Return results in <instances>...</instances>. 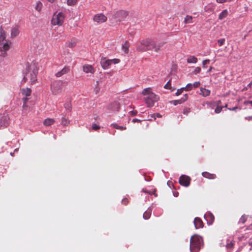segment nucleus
<instances>
[{
	"label": "nucleus",
	"instance_id": "nucleus-1",
	"mask_svg": "<svg viewBox=\"0 0 252 252\" xmlns=\"http://www.w3.org/2000/svg\"><path fill=\"white\" fill-rule=\"evenodd\" d=\"M38 72V63L32 62L30 65L29 63L26 65V70L24 73V77L22 81L25 82L29 79L32 84H34L37 81L36 76Z\"/></svg>",
	"mask_w": 252,
	"mask_h": 252
},
{
	"label": "nucleus",
	"instance_id": "nucleus-2",
	"mask_svg": "<svg viewBox=\"0 0 252 252\" xmlns=\"http://www.w3.org/2000/svg\"><path fill=\"white\" fill-rule=\"evenodd\" d=\"M155 40L152 38H147L140 41L137 49L140 51L154 50Z\"/></svg>",
	"mask_w": 252,
	"mask_h": 252
},
{
	"label": "nucleus",
	"instance_id": "nucleus-3",
	"mask_svg": "<svg viewBox=\"0 0 252 252\" xmlns=\"http://www.w3.org/2000/svg\"><path fill=\"white\" fill-rule=\"evenodd\" d=\"M203 245V239L201 237L197 235H194L192 236L190 240V251H192V249L200 250Z\"/></svg>",
	"mask_w": 252,
	"mask_h": 252
},
{
	"label": "nucleus",
	"instance_id": "nucleus-4",
	"mask_svg": "<svg viewBox=\"0 0 252 252\" xmlns=\"http://www.w3.org/2000/svg\"><path fill=\"white\" fill-rule=\"evenodd\" d=\"M62 90L63 82L61 81H54L51 85V90L54 95L61 93Z\"/></svg>",
	"mask_w": 252,
	"mask_h": 252
},
{
	"label": "nucleus",
	"instance_id": "nucleus-5",
	"mask_svg": "<svg viewBox=\"0 0 252 252\" xmlns=\"http://www.w3.org/2000/svg\"><path fill=\"white\" fill-rule=\"evenodd\" d=\"M144 100L149 107L154 106L155 103L159 100V96L155 94H151L150 95L145 96Z\"/></svg>",
	"mask_w": 252,
	"mask_h": 252
},
{
	"label": "nucleus",
	"instance_id": "nucleus-6",
	"mask_svg": "<svg viewBox=\"0 0 252 252\" xmlns=\"http://www.w3.org/2000/svg\"><path fill=\"white\" fill-rule=\"evenodd\" d=\"M64 16L62 12H59L58 14H54L51 20L52 24L61 26L63 22Z\"/></svg>",
	"mask_w": 252,
	"mask_h": 252
},
{
	"label": "nucleus",
	"instance_id": "nucleus-7",
	"mask_svg": "<svg viewBox=\"0 0 252 252\" xmlns=\"http://www.w3.org/2000/svg\"><path fill=\"white\" fill-rule=\"evenodd\" d=\"M127 12L124 10H120L116 12L113 16V18L116 22L123 20L127 15Z\"/></svg>",
	"mask_w": 252,
	"mask_h": 252
},
{
	"label": "nucleus",
	"instance_id": "nucleus-8",
	"mask_svg": "<svg viewBox=\"0 0 252 252\" xmlns=\"http://www.w3.org/2000/svg\"><path fill=\"white\" fill-rule=\"evenodd\" d=\"M190 180L191 179L189 177L182 175L179 178V182L181 186L188 187L190 185Z\"/></svg>",
	"mask_w": 252,
	"mask_h": 252
},
{
	"label": "nucleus",
	"instance_id": "nucleus-9",
	"mask_svg": "<svg viewBox=\"0 0 252 252\" xmlns=\"http://www.w3.org/2000/svg\"><path fill=\"white\" fill-rule=\"evenodd\" d=\"M9 118L7 114H4L0 118V127L1 128H4L8 126L9 125Z\"/></svg>",
	"mask_w": 252,
	"mask_h": 252
},
{
	"label": "nucleus",
	"instance_id": "nucleus-10",
	"mask_svg": "<svg viewBox=\"0 0 252 252\" xmlns=\"http://www.w3.org/2000/svg\"><path fill=\"white\" fill-rule=\"evenodd\" d=\"M204 219L207 221L208 225H211L214 222L215 217L212 213L210 212L206 213L204 215Z\"/></svg>",
	"mask_w": 252,
	"mask_h": 252
},
{
	"label": "nucleus",
	"instance_id": "nucleus-11",
	"mask_svg": "<svg viewBox=\"0 0 252 252\" xmlns=\"http://www.w3.org/2000/svg\"><path fill=\"white\" fill-rule=\"evenodd\" d=\"M94 20L97 23H103L107 20V17L102 14H96L94 17Z\"/></svg>",
	"mask_w": 252,
	"mask_h": 252
},
{
	"label": "nucleus",
	"instance_id": "nucleus-12",
	"mask_svg": "<svg viewBox=\"0 0 252 252\" xmlns=\"http://www.w3.org/2000/svg\"><path fill=\"white\" fill-rule=\"evenodd\" d=\"M9 44L7 42L4 43L1 47H0V50L1 51L0 56L5 57L7 55L6 51L9 50Z\"/></svg>",
	"mask_w": 252,
	"mask_h": 252
},
{
	"label": "nucleus",
	"instance_id": "nucleus-13",
	"mask_svg": "<svg viewBox=\"0 0 252 252\" xmlns=\"http://www.w3.org/2000/svg\"><path fill=\"white\" fill-rule=\"evenodd\" d=\"M70 71V67L69 66H65L62 70L59 71L56 73L55 76L57 77H60L63 75L66 74Z\"/></svg>",
	"mask_w": 252,
	"mask_h": 252
},
{
	"label": "nucleus",
	"instance_id": "nucleus-14",
	"mask_svg": "<svg viewBox=\"0 0 252 252\" xmlns=\"http://www.w3.org/2000/svg\"><path fill=\"white\" fill-rule=\"evenodd\" d=\"M120 107V103L117 101H115L111 103L109 106L108 109L113 112L118 111Z\"/></svg>",
	"mask_w": 252,
	"mask_h": 252
},
{
	"label": "nucleus",
	"instance_id": "nucleus-15",
	"mask_svg": "<svg viewBox=\"0 0 252 252\" xmlns=\"http://www.w3.org/2000/svg\"><path fill=\"white\" fill-rule=\"evenodd\" d=\"M194 225L196 229L201 228L203 227V222L202 220L198 217H196L194 220Z\"/></svg>",
	"mask_w": 252,
	"mask_h": 252
},
{
	"label": "nucleus",
	"instance_id": "nucleus-16",
	"mask_svg": "<svg viewBox=\"0 0 252 252\" xmlns=\"http://www.w3.org/2000/svg\"><path fill=\"white\" fill-rule=\"evenodd\" d=\"M83 70L86 73H90L93 74L94 72V69L93 67L89 64H86L83 66Z\"/></svg>",
	"mask_w": 252,
	"mask_h": 252
},
{
	"label": "nucleus",
	"instance_id": "nucleus-17",
	"mask_svg": "<svg viewBox=\"0 0 252 252\" xmlns=\"http://www.w3.org/2000/svg\"><path fill=\"white\" fill-rule=\"evenodd\" d=\"M100 63L102 67L104 69H107L112 63L111 60H106L105 59L101 60Z\"/></svg>",
	"mask_w": 252,
	"mask_h": 252
},
{
	"label": "nucleus",
	"instance_id": "nucleus-18",
	"mask_svg": "<svg viewBox=\"0 0 252 252\" xmlns=\"http://www.w3.org/2000/svg\"><path fill=\"white\" fill-rule=\"evenodd\" d=\"M153 210V205L149 207L148 209L144 213L143 217L145 220H148L150 218Z\"/></svg>",
	"mask_w": 252,
	"mask_h": 252
},
{
	"label": "nucleus",
	"instance_id": "nucleus-19",
	"mask_svg": "<svg viewBox=\"0 0 252 252\" xmlns=\"http://www.w3.org/2000/svg\"><path fill=\"white\" fill-rule=\"evenodd\" d=\"M200 94L204 97L209 96L211 93L210 90L202 87L200 88Z\"/></svg>",
	"mask_w": 252,
	"mask_h": 252
},
{
	"label": "nucleus",
	"instance_id": "nucleus-20",
	"mask_svg": "<svg viewBox=\"0 0 252 252\" xmlns=\"http://www.w3.org/2000/svg\"><path fill=\"white\" fill-rule=\"evenodd\" d=\"M164 43L165 42L163 41L157 43L155 41L154 51L155 52H158L160 50V48L163 46Z\"/></svg>",
	"mask_w": 252,
	"mask_h": 252
},
{
	"label": "nucleus",
	"instance_id": "nucleus-21",
	"mask_svg": "<svg viewBox=\"0 0 252 252\" xmlns=\"http://www.w3.org/2000/svg\"><path fill=\"white\" fill-rule=\"evenodd\" d=\"M202 175L206 178L209 179H214L216 178V175L213 174L209 173L207 172H203L202 173Z\"/></svg>",
	"mask_w": 252,
	"mask_h": 252
},
{
	"label": "nucleus",
	"instance_id": "nucleus-22",
	"mask_svg": "<svg viewBox=\"0 0 252 252\" xmlns=\"http://www.w3.org/2000/svg\"><path fill=\"white\" fill-rule=\"evenodd\" d=\"M197 58L194 56H189L187 60L189 63H196L197 62Z\"/></svg>",
	"mask_w": 252,
	"mask_h": 252
},
{
	"label": "nucleus",
	"instance_id": "nucleus-23",
	"mask_svg": "<svg viewBox=\"0 0 252 252\" xmlns=\"http://www.w3.org/2000/svg\"><path fill=\"white\" fill-rule=\"evenodd\" d=\"M31 90L28 88L26 89H23L22 90V94L26 97L30 96L31 94Z\"/></svg>",
	"mask_w": 252,
	"mask_h": 252
},
{
	"label": "nucleus",
	"instance_id": "nucleus-24",
	"mask_svg": "<svg viewBox=\"0 0 252 252\" xmlns=\"http://www.w3.org/2000/svg\"><path fill=\"white\" fill-rule=\"evenodd\" d=\"M19 33V31L18 28L14 27V28H12L11 30V37L13 38V37H16V36H17L18 35Z\"/></svg>",
	"mask_w": 252,
	"mask_h": 252
},
{
	"label": "nucleus",
	"instance_id": "nucleus-25",
	"mask_svg": "<svg viewBox=\"0 0 252 252\" xmlns=\"http://www.w3.org/2000/svg\"><path fill=\"white\" fill-rule=\"evenodd\" d=\"M151 94L154 93L151 91L150 88H145L142 92V94L146 96L150 95Z\"/></svg>",
	"mask_w": 252,
	"mask_h": 252
},
{
	"label": "nucleus",
	"instance_id": "nucleus-26",
	"mask_svg": "<svg viewBox=\"0 0 252 252\" xmlns=\"http://www.w3.org/2000/svg\"><path fill=\"white\" fill-rule=\"evenodd\" d=\"M228 15V11L226 9L223 10L220 13L219 18L220 20L224 19Z\"/></svg>",
	"mask_w": 252,
	"mask_h": 252
},
{
	"label": "nucleus",
	"instance_id": "nucleus-27",
	"mask_svg": "<svg viewBox=\"0 0 252 252\" xmlns=\"http://www.w3.org/2000/svg\"><path fill=\"white\" fill-rule=\"evenodd\" d=\"M55 121L53 119H46L44 121V125L46 126H49L52 125L54 123Z\"/></svg>",
	"mask_w": 252,
	"mask_h": 252
},
{
	"label": "nucleus",
	"instance_id": "nucleus-28",
	"mask_svg": "<svg viewBox=\"0 0 252 252\" xmlns=\"http://www.w3.org/2000/svg\"><path fill=\"white\" fill-rule=\"evenodd\" d=\"M42 3L41 1H38L35 6V9L38 12H40L42 8Z\"/></svg>",
	"mask_w": 252,
	"mask_h": 252
},
{
	"label": "nucleus",
	"instance_id": "nucleus-29",
	"mask_svg": "<svg viewBox=\"0 0 252 252\" xmlns=\"http://www.w3.org/2000/svg\"><path fill=\"white\" fill-rule=\"evenodd\" d=\"M129 44L127 41H126L125 44L122 45V50L125 53H127L128 52Z\"/></svg>",
	"mask_w": 252,
	"mask_h": 252
},
{
	"label": "nucleus",
	"instance_id": "nucleus-30",
	"mask_svg": "<svg viewBox=\"0 0 252 252\" xmlns=\"http://www.w3.org/2000/svg\"><path fill=\"white\" fill-rule=\"evenodd\" d=\"M111 126H112L113 128H115L117 129H120L121 130H125L126 129V127L123 126H119L116 123H113L111 125Z\"/></svg>",
	"mask_w": 252,
	"mask_h": 252
},
{
	"label": "nucleus",
	"instance_id": "nucleus-31",
	"mask_svg": "<svg viewBox=\"0 0 252 252\" xmlns=\"http://www.w3.org/2000/svg\"><path fill=\"white\" fill-rule=\"evenodd\" d=\"M192 17L191 16L187 15L185 18L184 22L185 24H189L192 23Z\"/></svg>",
	"mask_w": 252,
	"mask_h": 252
},
{
	"label": "nucleus",
	"instance_id": "nucleus-32",
	"mask_svg": "<svg viewBox=\"0 0 252 252\" xmlns=\"http://www.w3.org/2000/svg\"><path fill=\"white\" fill-rule=\"evenodd\" d=\"M183 102H184L181 98L178 100H172L170 101L171 104H173L175 106L177 105L178 104H182Z\"/></svg>",
	"mask_w": 252,
	"mask_h": 252
},
{
	"label": "nucleus",
	"instance_id": "nucleus-33",
	"mask_svg": "<svg viewBox=\"0 0 252 252\" xmlns=\"http://www.w3.org/2000/svg\"><path fill=\"white\" fill-rule=\"evenodd\" d=\"M164 88L166 89H170L171 91H173L175 90L174 88H172L170 80L164 85Z\"/></svg>",
	"mask_w": 252,
	"mask_h": 252
},
{
	"label": "nucleus",
	"instance_id": "nucleus-34",
	"mask_svg": "<svg viewBox=\"0 0 252 252\" xmlns=\"http://www.w3.org/2000/svg\"><path fill=\"white\" fill-rule=\"evenodd\" d=\"M64 107L65 110L70 111L72 109L71 103L70 102H67L64 104Z\"/></svg>",
	"mask_w": 252,
	"mask_h": 252
},
{
	"label": "nucleus",
	"instance_id": "nucleus-35",
	"mask_svg": "<svg viewBox=\"0 0 252 252\" xmlns=\"http://www.w3.org/2000/svg\"><path fill=\"white\" fill-rule=\"evenodd\" d=\"M67 46L70 48L74 47L76 45V41L75 39L71 40L68 43H66Z\"/></svg>",
	"mask_w": 252,
	"mask_h": 252
},
{
	"label": "nucleus",
	"instance_id": "nucleus-36",
	"mask_svg": "<svg viewBox=\"0 0 252 252\" xmlns=\"http://www.w3.org/2000/svg\"><path fill=\"white\" fill-rule=\"evenodd\" d=\"M77 1L78 0H67V4L69 6H73Z\"/></svg>",
	"mask_w": 252,
	"mask_h": 252
},
{
	"label": "nucleus",
	"instance_id": "nucleus-37",
	"mask_svg": "<svg viewBox=\"0 0 252 252\" xmlns=\"http://www.w3.org/2000/svg\"><path fill=\"white\" fill-rule=\"evenodd\" d=\"M247 218L245 215H242L239 220V223L244 224L246 221Z\"/></svg>",
	"mask_w": 252,
	"mask_h": 252
},
{
	"label": "nucleus",
	"instance_id": "nucleus-38",
	"mask_svg": "<svg viewBox=\"0 0 252 252\" xmlns=\"http://www.w3.org/2000/svg\"><path fill=\"white\" fill-rule=\"evenodd\" d=\"M185 88V90L190 91L193 88V87L192 84L189 83L187 85V86Z\"/></svg>",
	"mask_w": 252,
	"mask_h": 252
},
{
	"label": "nucleus",
	"instance_id": "nucleus-39",
	"mask_svg": "<svg viewBox=\"0 0 252 252\" xmlns=\"http://www.w3.org/2000/svg\"><path fill=\"white\" fill-rule=\"evenodd\" d=\"M185 90V88H184V87H182L179 89H178L175 94L176 95H179L181 94L182 93H183V90Z\"/></svg>",
	"mask_w": 252,
	"mask_h": 252
},
{
	"label": "nucleus",
	"instance_id": "nucleus-40",
	"mask_svg": "<svg viewBox=\"0 0 252 252\" xmlns=\"http://www.w3.org/2000/svg\"><path fill=\"white\" fill-rule=\"evenodd\" d=\"M225 41V38H221L218 40V43L220 46H221Z\"/></svg>",
	"mask_w": 252,
	"mask_h": 252
},
{
	"label": "nucleus",
	"instance_id": "nucleus-41",
	"mask_svg": "<svg viewBox=\"0 0 252 252\" xmlns=\"http://www.w3.org/2000/svg\"><path fill=\"white\" fill-rule=\"evenodd\" d=\"M61 123L62 125L66 126L69 123V121L66 118L63 117Z\"/></svg>",
	"mask_w": 252,
	"mask_h": 252
},
{
	"label": "nucleus",
	"instance_id": "nucleus-42",
	"mask_svg": "<svg viewBox=\"0 0 252 252\" xmlns=\"http://www.w3.org/2000/svg\"><path fill=\"white\" fill-rule=\"evenodd\" d=\"M222 109V107H221V106H218L216 108V109H215V113H217V114L220 113Z\"/></svg>",
	"mask_w": 252,
	"mask_h": 252
},
{
	"label": "nucleus",
	"instance_id": "nucleus-43",
	"mask_svg": "<svg viewBox=\"0 0 252 252\" xmlns=\"http://www.w3.org/2000/svg\"><path fill=\"white\" fill-rule=\"evenodd\" d=\"M234 245V243L233 242L231 241L230 243H227L226 245V247L227 249H231L233 248Z\"/></svg>",
	"mask_w": 252,
	"mask_h": 252
},
{
	"label": "nucleus",
	"instance_id": "nucleus-44",
	"mask_svg": "<svg viewBox=\"0 0 252 252\" xmlns=\"http://www.w3.org/2000/svg\"><path fill=\"white\" fill-rule=\"evenodd\" d=\"M201 71V68L199 67H195V69L193 71V73L194 74H197L199 73Z\"/></svg>",
	"mask_w": 252,
	"mask_h": 252
},
{
	"label": "nucleus",
	"instance_id": "nucleus-45",
	"mask_svg": "<svg viewBox=\"0 0 252 252\" xmlns=\"http://www.w3.org/2000/svg\"><path fill=\"white\" fill-rule=\"evenodd\" d=\"M92 128L93 129L96 130H97L98 129H99L100 128V127H99V126H97L96 124H93L92 125Z\"/></svg>",
	"mask_w": 252,
	"mask_h": 252
},
{
	"label": "nucleus",
	"instance_id": "nucleus-46",
	"mask_svg": "<svg viewBox=\"0 0 252 252\" xmlns=\"http://www.w3.org/2000/svg\"><path fill=\"white\" fill-rule=\"evenodd\" d=\"M190 112V109L189 108H185L183 111L184 114H185L187 115Z\"/></svg>",
	"mask_w": 252,
	"mask_h": 252
},
{
	"label": "nucleus",
	"instance_id": "nucleus-47",
	"mask_svg": "<svg viewBox=\"0 0 252 252\" xmlns=\"http://www.w3.org/2000/svg\"><path fill=\"white\" fill-rule=\"evenodd\" d=\"M200 82H195L194 83L192 84L193 88H197L200 86Z\"/></svg>",
	"mask_w": 252,
	"mask_h": 252
},
{
	"label": "nucleus",
	"instance_id": "nucleus-48",
	"mask_svg": "<svg viewBox=\"0 0 252 252\" xmlns=\"http://www.w3.org/2000/svg\"><path fill=\"white\" fill-rule=\"evenodd\" d=\"M188 94H186L184 95L183 97H182L181 98V99H182V100H183V102H184L188 99Z\"/></svg>",
	"mask_w": 252,
	"mask_h": 252
},
{
	"label": "nucleus",
	"instance_id": "nucleus-49",
	"mask_svg": "<svg viewBox=\"0 0 252 252\" xmlns=\"http://www.w3.org/2000/svg\"><path fill=\"white\" fill-rule=\"evenodd\" d=\"M228 109L230 111H236L237 109H239V110H240L241 108L240 107H234L233 108H228Z\"/></svg>",
	"mask_w": 252,
	"mask_h": 252
},
{
	"label": "nucleus",
	"instance_id": "nucleus-50",
	"mask_svg": "<svg viewBox=\"0 0 252 252\" xmlns=\"http://www.w3.org/2000/svg\"><path fill=\"white\" fill-rule=\"evenodd\" d=\"M111 63H113L114 64L118 63L120 62V60L119 59H113V60H111Z\"/></svg>",
	"mask_w": 252,
	"mask_h": 252
},
{
	"label": "nucleus",
	"instance_id": "nucleus-51",
	"mask_svg": "<svg viewBox=\"0 0 252 252\" xmlns=\"http://www.w3.org/2000/svg\"><path fill=\"white\" fill-rule=\"evenodd\" d=\"M227 1H230V0H216V1L219 3H222Z\"/></svg>",
	"mask_w": 252,
	"mask_h": 252
},
{
	"label": "nucleus",
	"instance_id": "nucleus-52",
	"mask_svg": "<svg viewBox=\"0 0 252 252\" xmlns=\"http://www.w3.org/2000/svg\"><path fill=\"white\" fill-rule=\"evenodd\" d=\"M129 113L131 116H135L137 114V112L136 111H131L129 112Z\"/></svg>",
	"mask_w": 252,
	"mask_h": 252
},
{
	"label": "nucleus",
	"instance_id": "nucleus-53",
	"mask_svg": "<svg viewBox=\"0 0 252 252\" xmlns=\"http://www.w3.org/2000/svg\"><path fill=\"white\" fill-rule=\"evenodd\" d=\"M28 98L26 96L23 98V103H24L23 107H25V104H26L27 101H28Z\"/></svg>",
	"mask_w": 252,
	"mask_h": 252
},
{
	"label": "nucleus",
	"instance_id": "nucleus-54",
	"mask_svg": "<svg viewBox=\"0 0 252 252\" xmlns=\"http://www.w3.org/2000/svg\"><path fill=\"white\" fill-rule=\"evenodd\" d=\"M209 62V60H205L202 62L203 67L205 68V65Z\"/></svg>",
	"mask_w": 252,
	"mask_h": 252
},
{
	"label": "nucleus",
	"instance_id": "nucleus-55",
	"mask_svg": "<svg viewBox=\"0 0 252 252\" xmlns=\"http://www.w3.org/2000/svg\"><path fill=\"white\" fill-rule=\"evenodd\" d=\"M122 202L123 204L126 205L128 203V200L126 198H124L122 200Z\"/></svg>",
	"mask_w": 252,
	"mask_h": 252
},
{
	"label": "nucleus",
	"instance_id": "nucleus-56",
	"mask_svg": "<svg viewBox=\"0 0 252 252\" xmlns=\"http://www.w3.org/2000/svg\"><path fill=\"white\" fill-rule=\"evenodd\" d=\"M142 192H144L146 193H149V194H152V192L150 191H149V190H147L145 189H143L142 190Z\"/></svg>",
	"mask_w": 252,
	"mask_h": 252
},
{
	"label": "nucleus",
	"instance_id": "nucleus-57",
	"mask_svg": "<svg viewBox=\"0 0 252 252\" xmlns=\"http://www.w3.org/2000/svg\"><path fill=\"white\" fill-rule=\"evenodd\" d=\"M132 121L133 123H136V122H140V120L138 119L135 118V119H133Z\"/></svg>",
	"mask_w": 252,
	"mask_h": 252
},
{
	"label": "nucleus",
	"instance_id": "nucleus-58",
	"mask_svg": "<svg viewBox=\"0 0 252 252\" xmlns=\"http://www.w3.org/2000/svg\"><path fill=\"white\" fill-rule=\"evenodd\" d=\"M191 249H192V251H190L191 252H199V251L197 249H192V247H191Z\"/></svg>",
	"mask_w": 252,
	"mask_h": 252
},
{
	"label": "nucleus",
	"instance_id": "nucleus-59",
	"mask_svg": "<svg viewBox=\"0 0 252 252\" xmlns=\"http://www.w3.org/2000/svg\"><path fill=\"white\" fill-rule=\"evenodd\" d=\"M154 116H156V117L158 118H160L161 117V115L159 113H156L154 114Z\"/></svg>",
	"mask_w": 252,
	"mask_h": 252
},
{
	"label": "nucleus",
	"instance_id": "nucleus-60",
	"mask_svg": "<svg viewBox=\"0 0 252 252\" xmlns=\"http://www.w3.org/2000/svg\"><path fill=\"white\" fill-rule=\"evenodd\" d=\"M248 104H250V101L247 100V101H245L244 102V104L245 105H247Z\"/></svg>",
	"mask_w": 252,
	"mask_h": 252
},
{
	"label": "nucleus",
	"instance_id": "nucleus-61",
	"mask_svg": "<svg viewBox=\"0 0 252 252\" xmlns=\"http://www.w3.org/2000/svg\"><path fill=\"white\" fill-rule=\"evenodd\" d=\"M245 119L246 120H252V116H249V117H245Z\"/></svg>",
	"mask_w": 252,
	"mask_h": 252
},
{
	"label": "nucleus",
	"instance_id": "nucleus-62",
	"mask_svg": "<svg viewBox=\"0 0 252 252\" xmlns=\"http://www.w3.org/2000/svg\"><path fill=\"white\" fill-rule=\"evenodd\" d=\"M221 103V101L220 100H219V101H217V102H215V104L216 105H219Z\"/></svg>",
	"mask_w": 252,
	"mask_h": 252
},
{
	"label": "nucleus",
	"instance_id": "nucleus-63",
	"mask_svg": "<svg viewBox=\"0 0 252 252\" xmlns=\"http://www.w3.org/2000/svg\"><path fill=\"white\" fill-rule=\"evenodd\" d=\"M213 68V67L212 66H211V67H210V68L208 70V71H208V72H210V71L212 70V69Z\"/></svg>",
	"mask_w": 252,
	"mask_h": 252
},
{
	"label": "nucleus",
	"instance_id": "nucleus-64",
	"mask_svg": "<svg viewBox=\"0 0 252 252\" xmlns=\"http://www.w3.org/2000/svg\"><path fill=\"white\" fill-rule=\"evenodd\" d=\"M178 195V192H175V193H174V195L176 197H177Z\"/></svg>",
	"mask_w": 252,
	"mask_h": 252
}]
</instances>
